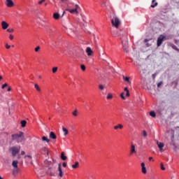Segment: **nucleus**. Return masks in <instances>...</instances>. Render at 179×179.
Segmentation results:
<instances>
[{"mask_svg":"<svg viewBox=\"0 0 179 179\" xmlns=\"http://www.w3.org/2000/svg\"><path fill=\"white\" fill-rule=\"evenodd\" d=\"M122 78L124 82H127V83H131V82L129 81V78L125 77L124 76H122Z\"/></svg>","mask_w":179,"mask_h":179,"instance_id":"nucleus-25","label":"nucleus"},{"mask_svg":"<svg viewBox=\"0 0 179 179\" xmlns=\"http://www.w3.org/2000/svg\"><path fill=\"white\" fill-rule=\"evenodd\" d=\"M12 47H15V45H13Z\"/></svg>","mask_w":179,"mask_h":179,"instance_id":"nucleus-63","label":"nucleus"},{"mask_svg":"<svg viewBox=\"0 0 179 179\" xmlns=\"http://www.w3.org/2000/svg\"><path fill=\"white\" fill-rule=\"evenodd\" d=\"M143 136H145V137H146V136H148V133H146V131H143Z\"/></svg>","mask_w":179,"mask_h":179,"instance_id":"nucleus-45","label":"nucleus"},{"mask_svg":"<svg viewBox=\"0 0 179 179\" xmlns=\"http://www.w3.org/2000/svg\"><path fill=\"white\" fill-rule=\"evenodd\" d=\"M24 154H25L24 151H22V152H21V155H22V156L24 155Z\"/></svg>","mask_w":179,"mask_h":179,"instance_id":"nucleus-53","label":"nucleus"},{"mask_svg":"<svg viewBox=\"0 0 179 179\" xmlns=\"http://www.w3.org/2000/svg\"><path fill=\"white\" fill-rule=\"evenodd\" d=\"M124 92H126V97H129V90H128V87L124 88Z\"/></svg>","mask_w":179,"mask_h":179,"instance_id":"nucleus-31","label":"nucleus"},{"mask_svg":"<svg viewBox=\"0 0 179 179\" xmlns=\"http://www.w3.org/2000/svg\"><path fill=\"white\" fill-rule=\"evenodd\" d=\"M159 152H163V148H159Z\"/></svg>","mask_w":179,"mask_h":179,"instance_id":"nucleus-54","label":"nucleus"},{"mask_svg":"<svg viewBox=\"0 0 179 179\" xmlns=\"http://www.w3.org/2000/svg\"><path fill=\"white\" fill-rule=\"evenodd\" d=\"M112 36H118L119 37L120 36V40H122V43H124V41H128V37L127 36V34H122V36L118 34H115L111 31Z\"/></svg>","mask_w":179,"mask_h":179,"instance_id":"nucleus-5","label":"nucleus"},{"mask_svg":"<svg viewBox=\"0 0 179 179\" xmlns=\"http://www.w3.org/2000/svg\"><path fill=\"white\" fill-rule=\"evenodd\" d=\"M99 88L100 89V90H104V85H99Z\"/></svg>","mask_w":179,"mask_h":179,"instance_id":"nucleus-38","label":"nucleus"},{"mask_svg":"<svg viewBox=\"0 0 179 179\" xmlns=\"http://www.w3.org/2000/svg\"><path fill=\"white\" fill-rule=\"evenodd\" d=\"M8 87V84L7 83H5L3 84L2 86H1V89H5V87Z\"/></svg>","mask_w":179,"mask_h":179,"instance_id":"nucleus-41","label":"nucleus"},{"mask_svg":"<svg viewBox=\"0 0 179 179\" xmlns=\"http://www.w3.org/2000/svg\"><path fill=\"white\" fill-rule=\"evenodd\" d=\"M1 26H2V29L3 30H6V29H8V27H9V24H8L6 22L3 21L1 22Z\"/></svg>","mask_w":179,"mask_h":179,"instance_id":"nucleus-13","label":"nucleus"},{"mask_svg":"<svg viewBox=\"0 0 179 179\" xmlns=\"http://www.w3.org/2000/svg\"><path fill=\"white\" fill-rule=\"evenodd\" d=\"M141 171L143 174H146L148 171H146V167L145 166V163H141Z\"/></svg>","mask_w":179,"mask_h":179,"instance_id":"nucleus-16","label":"nucleus"},{"mask_svg":"<svg viewBox=\"0 0 179 179\" xmlns=\"http://www.w3.org/2000/svg\"><path fill=\"white\" fill-rule=\"evenodd\" d=\"M35 51H36V52H38V51H40V46H37V47L35 48Z\"/></svg>","mask_w":179,"mask_h":179,"instance_id":"nucleus-42","label":"nucleus"},{"mask_svg":"<svg viewBox=\"0 0 179 179\" xmlns=\"http://www.w3.org/2000/svg\"><path fill=\"white\" fill-rule=\"evenodd\" d=\"M118 128L119 129H122V128H124V126H122V124H119L118 125L114 127V129H118Z\"/></svg>","mask_w":179,"mask_h":179,"instance_id":"nucleus-19","label":"nucleus"},{"mask_svg":"<svg viewBox=\"0 0 179 179\" xmlns=\"http://www.w3.org/2000/svg\"><path fill=\"white\" fill-rule=\"evenodd\" d=\"M80 68H81L82 71H86V66H85V64H81Z\"/></svg>","mask_w":179,"mask_h":179,"instance_id":"nucleus-35","label":"nucleus"},{"mask_svg":"<svg viewBox=\"0 0 179 179\" xmlns=\"http://www.w3.org/2000/svg\"><path fill=\"white\" fill-rule=\"evenodd\" d=\"M3 101H5V97L2 94H0V102L3 103Z\"/></svg>","mask_w":179,"mask_h":179,"instance_id":"nucleus-32","label":"nucleus"},{"mask_svg":"<svg viewBox=\"0 0 179 179\" xmlns=\"http://www.w3.org/2000/svg\"><path fill=\"white\" fill-rule=\"evenodd\" d=\"M49 138L50 139L55 140L57 139V135H55V133H54L53 131H51L49 134Z\"/></svg>","mask_w":179,"mask_h":179,"instance_id":"nucleus-17","label":"nucleus"},{"mask_svg":"<svg viewBox=\"0 0 179 179\" xmlns=\"http://www.w3.org/2000/svg\"><path fill=\"white\" fill-rule=\"evenodd\" d=\"M57 71H58V67H53L52 72V73H55V72H57Z\"/></svg>","mask_w":179,"mask_h":179,"instance_id":"nucleus-36","label":"nucleus"},{"mask_svg":"<svg viewBox=\"0 0 179 179\" xmlns=\"http://www.w3.org/2000/svg\"><path fill=\"white\" fill-rule=\"evenodd\" d=\"M157 144L158 145L159 149H162V148H164V143H159V141H157Z\"/></svg>","mask_w":179,"mask_h":179,"instance_id":"nucleus-20","label":"nucleus"},{"mask_svg":"<svg viewBox=\"0 0 179 179\" xmlns=\"http://www.w3.org/2000/svg\"><path fill=\"white\" fill-rule=\"evenodd\" d=\"M18 162L17 160H14L12 162V166L14 167L13 173H19V168L17 167Z\"/></svg>","mask_w":179,"mask_h":179,"instance_id":"nucleus-8","label":"nucleus"},{"mask_svg":"<svg viewBox=\"0 0 179 179\" xmlns=\"http://www.w3.org/2000/svg\"><path fill=\"white\" fill-rule=\"evenodd\" d=\"M6 1H10V0H6Z\"/></svg>","mask_w":179,"mask_h":179,"instance_id":"nucleus-64","label":"nucleus"},{"mask_svg":"<svg viewBox=\"0 0 179 179\" xmlns=\"http://www.w3.org/2000/svg\"><path fill=\"white\" fill-rule=\"evenodd\" d=\"M134 153H136V150H135V145H134V144H131L130 150V156H132Z\"/></svg>","mask_w":179,"mask_h":179,"instance_id":"nucleus-14","label":"nucleus"},{"mask_svg":"<svg viewBox=\"0 0 179 179\" xmlns=\"http://www.w3.org/2000/svg\"><path fill=\"white\" fill-rule=\"evenodd\" d=\"M10 152H11V155L13 157H15L17 153L20 152V146L16 147L13 146L11 148H10Z\"/></svg>","mask_w":179,"mask_h":179,"instance_id":"nucleus-2","label":"nucleus"},{"mask_svg":"<svg viewBox=\"0 0 179 179\" xmlns=\"http://www.w3.org/2000/svg\"><path fill=\"white\" fill-rule=\"evenodd\" d=\"M6 48H7V50H9V48H10V45H9L8 43H6Z\"/></svg>","mask_w":179,"mask_h":179,"instance_id":"nucleus-48","label":"nucleus"},{"mask_svg":"<svg viewBox=\"0 0 179 179\" xmlns=\"http://www.w3.org/2000/svg\"><path fill=\"white\" fill-rule=\"evenodd\" d=\"M61 159H62V160H66L67 157H66V156H65V153L62 152Z\"/></svg>","mask_w":179,"mask_h":179,"instance_id":"nucleus-27","label":"nucleus"},{"mask_svg":"<svg viewBox=\"0 0 179 179\" xmlns=\"http://www.w3.org/2000/svg\"><path fill=\"white\" fill-rule=\"evenodd\" d=\"M26 124H27V122L26 120L21 121V127L22 128H24V127H26Z\"/></svg>","mask_w":179,"mask_h":179,"instance_id":"nucleus-24","label":"nucleus"},{"mask_svg":"<svg viewBox=\"0 0 179 179\" xmlns=\"http://www.w3.org/2000/svg\"><path fill=\"white\" fill-rule=\"evenodd\" d=\"M39 79H41V76H39Z\"/></svg>","mask_w":179,"mask_h":179,"instance_id":"nucleus-61","label":"nucleus"},{"mask_svg":"<svg viewBox=\"0 0 179 179\" xmlns=\"http://www.w3.org/2000/svg\"><path fill=\"white\" fill-rule=\"evenodd\" d=\"M72 169H78L79 167V163L78 162H75V164L72 165Z\"/></svg>","mask_w":179,"mask_h":179,"instance_id":"nucleus-23","label":"nucleus"},{"mask_svg":"<svg viewBox=\"0 0 179 179\" xmlns=\"http://www.w3.org/2000/svg\"><path fill=\"white\" fill-rule=\"evenodd\" d=\"M73 115H74L75 117H76V116H78V110H74L73 112Z\"/></svg>","mask_w":179,"mask_h":179,"instance_id":"nucleus-39","label":"nucleus"},{"mask_svg":"<svg viewBox=\"0 0 179 179\" xmlns=\"http://www.w3.org/2000/svg\"><path fill=\"white\" fill-rule=\"evenodd\" d=\"M5 5H6L8 8H12L15 6V2H13V1H6Z\"/></svg>","mask_w":179,"mask_h":179,"instance_id":"nucleus-12","label":"nucleus"},{"mask_svg":"<svg viewBox=\"0 0 179 179\" xmlns=\"http://www.w3.org/2000/svg\"><path fill=\"white\" fill-rule=\"evenodd\" d=\"M49 120H51V117H49Z\"/></svg>","mask_w":179,"mask_h":179,"instance_id":"nucleus-62","label":"nucleus"},{"mask_svg":"<svg viewBox=\"0 0 179 179\" xmlns=\"http://www.w3.org/2000/svg\"><path fill=\"white\" fill-rule=\"evenodd\" d=\"M157 5V2L156 1H152L151 4V8H156Z\"/></svg>","mask_w":179,"mask_h":179,"instance_id":"nucleus-26","label":"nucleus"},{"mask_svg":"<svg viewBox=\"0 0 179 179\" xmlns=\"http://www.w3.org/2000/svg\"><path fill=\"white\" fill-rule=\"evenodd\" d=\"M62 131H63V132H64V136H66V135H68V129H66V128H65V127H63Z\"/></svg>","mask_w":179,"mask_h":179,"instance_id":"nucleus-29","label":"nucleus"},{"mask_svg":"<svg viewBox=\"0 0 179 179\" xmlns=\"http://www.w3.org/2000/svg\"><path fill=\"white\" fill-rule=\"evenodd\" d=\"M149 160H150V162L153 160V157H149Z\"/></svg>","mask_w":179,"mask_h":179,"instance_id":"nucleus-55","label":"nucleus"},{"mask_svg":"<svg viewBox=\"0 0 179 179\" xmlns=\"http://www.w3.org/2000/svg\"><path fill=\"white\" fill-rule=\"evenodd\" d=\"M44 165L46 169H50V167H52L53 164L52 162L48 161V160H45L44 161Z\"/></svg>","mask_w":179,"mask_h":179,"instance_id":"nucleus-11","label":"nucleus"},{"mask_svg":"<svg viewBox=\"0 0 179 179\" xmlns=\"http://www.w3.org/2000/svg\"><path fill=\"white\" fill-rule=\"evenodd\" d=\"M62 166H63V167H66V162H64V163L62 164Z\"/></svg>","mask_w":179,"mask_h":179,"instance_id":"nucleus-50","label":"nucleus"},{"mask_svg":"<svg viewBox=\"0 0 179 179\" xmlns=\"http://www.w3.org/2000/svg\"><path fill=\"white\" fill-rule=\"evenodd\" d=\"M13 141H16L17 143H20L24 141V134L22 131H19L17 134L11 135Z\"/></svg>","mask_w":179,"mask_h":179,"instance_id":"nucleus-1","label":"nucleus"},{"mask_svg":"<svg viewBox=\"0 0 179 179\" xmlns=\"http://www.w3.org/2000/svg\"><path fill=\"white\" fill-rule=\"evenodd\" d=\"M7 31H8V33H13V29H7Z\"/></svg>","mask_w":179,"mask_h":179,"instance_id":"nucleus-44","label":"nucleus"},{"mask_svg":"<svg viewBox=\"0 0 179 179\" xmlns=\"http://www.w3.org/2000/svg\"><path fill=\"white\" fill-rule=\"evenodd\" d=\"M162 85H163V82H159L157 83V87H160V86H162Z\"/></svg>","mask_w":179,"mask_h":179,"instance_id":"nucleus-46","label":"nucleus"},{"mask_svg":"<svg viewBox=\"0 0 179 179\" xmlns=\"http://www.w3.org/2000/svg\"><path fill=\"white\" fill-rule=\"evenodd\" d=\"M7 90L8 92H10L12 90V88H10V87H8Z\"/></svg>","mask_w":179,"mask_h":179,"instance_id":"nucleus-52","label":"nucleus"},{"mask_svg":"<svg viewBox=\"0 0 179 179\" xmlns=\"http://www.w3.org/2000/svg\"><path fill=\"white\" fill-rule=\"evenodd\" d=\"M25 162L28 163V164H33V158L30 155H27L24 157Z\"/></svg>","mask_w":179,"mask_h":179,"instance_id":"nucleus-10","label":"nucleus"},{"mask_svg":"<svg viewBox=\"0 0 179 179\" xmlns=\"http://www.w3.org/2000/svg\"><path fill=\"white\" fill-rule=\"evenodd\" d=\"M47 174L50 176H55V168L50 167L46 171Z\"/></svg>","mask_w":179,"mask_h":179,"instance_id":"nucleus-7","label":"nucleus"},{"mask_svg":"<svg viewBox=\"0 0 179 179\" xmlns=\"http://www.w3.org/2000/svg\"><path fill=\"white\" fill-rule=\"evenodd\" d=\"M86 52H87L88 57H90L93 54V50H92V48L90 47H88L86 49Z\"/></svg>","mask_w":179,"mask_h":179,"instance_id":"nucleus-15","label":"nucleus"},{"mask_svg":"<svg viewBox=\"0 0 179 179\" xmlns=\"http://www.w3.org/2000/svg\"><path fill=\"white\" fill-rule=\"evenodd\" d=\"M125 94L124 92H122L121 94H120V96L122 97V99L123 100H125V96H124Z\"/></svg>","mask_w":179,"mask_h":179,"instance_id":"nucleus-40","label":"nucleus"},{"mask_svg":"<svg viewBox=\"0 0 179 179\" xmlns=\"http://www.w3.org/2000/svg\"><path fill=\"white\" fill-rule=\"evenodd\" d=\"M9 38L10 40H13V35H10Z\"/></svg>","mask_w":179,"mask_h":179,"instance_id":"nucleus-49","label":"nucleus"},{"mask_svg":"<svg viewBox=\"0 0 179 179\" xmlns=\"http://www.w3.org/2000/svg\"><path fill=\"white\" fill-rule=\"evenodd\" d=\"M2 79V76H0V80Z\"/></svg>","mask_w":179,"mask_h":179,"instance_id":"nucleus-60","label":"nucleus"},{"mask_svg":"<svg viewBox=\"0 0 179 179\" xmlns=\"http://www.w3.org/2000/svg\"><path fill=\"white\" fill-rule=\"evenodd\" d=\"M57 171L59 172L58 177H59L60 178H62V177H64V172L62 171L61 163L58 164Z\"/></svg>","mask_w":179,"mask_h":179,"instance_id":"nucleus-9","label":"nucleus"},{"mask_svg":"<svg viewBox=\"0 0 179 179\" xmlns=\"http://www.w3.org/2000/svg\"><path fill=\"white\" fill-rule=\"evenodd\" d=\"M152 79H155L156 78V74H152Z\"/></svg>","mask_w":179,"mask_h":179,"instance_id":"nucleus-51","label":"nucleus"},{"mask_svg":"<svg viewBox=\"0 0 179 179\" xmlns=\"http://www.w3.org/2000/svg\"><path fill=\"white\" fill-rule=\"evenodd\" d=\"M178 83V81H175V85H176V86H177Z\"/></svg>","mask_w":179,"mask_h":179,"instance_id":"nucleus-57","label":"nucleus"},{"mask_svg":"<svg viewBox=\"0 0 179 179\" xmlns=\"http://www.w3.org/2000/svg\"><path fill=\"white\" fill-rule=\"evenodd\" d=\"M107 99H108V100H110V99H113V94H108V96H107Z\"/></svg>","mask_w":179,"mask_h":179,"instance_id":"nucleus-37","label":"nucleus"},{"mask_svg":"<svg viewBox=\"0 0 179 179\" xmlns=\"http://www.w3.org/2000/svg\"><path fill=\"white\" fill-rule=\"evenodd\" d=\"M38 4V5H44V6H47V3H44V1H39Z\"/></svg>","mask_w":179,"mask_h":179,"instance_id":"nucleus-34","label":"nucleus"},{"mask_svg":"<svg viewBox=\"0 0 179 179\" xmlns=\"http://www.w3.org/2000/svg\"><path fill=\"white\" fill-rule=\"evenodd\" d=\"M34 87L37 90V92H41V89H40V87L38 86V85L35 84Z\"/></svg>","mask_w":179,"mask_h":179,"instance_id":"nucleus-33","label":"nucleus"},{"mask_svg":"<svg viewBox=\"0 0 179 179\" xmlns=\"http://www.w3.org/2000/svg\"><path fill=\"white\" fill-rule=\"evenodd\" d=\"M164 40H166V36L164 35H160L158 38H157V47H160V45H162V44H163V41H164Z\"/></svg>","mask_w":179,"mask_h":179,"instance_id":"nucleus-6","label":"nucleus"},{"mask_svg":"<svg viewBox=\"0 0 179 179\" xmlns=\"http://www.w3.org/2000/svg\"><path fill=\"white\" fill-rule=\"evenodd\" d=\"M111 23H112V26H114V27H115L116 29H118L120 26V19H118V17H117L116 16H114L111 19Z\"/></svg>","mask_w":179,"mask_h":179,"instance_id":"nucleus-3","label":"nucleus"},{"mask_svg":"<svg viewBox=\"0 0 179 179\" xmlns=\"http://www.w3.org/2000/svg\"><path fill=\"white\" fill-rule=\"evenodd\" d=\"M148 41H149L148 39H145V40H144V43H148Z\"/></svg>","mask_w":179,"mask_h":179,"instance_id":"nucleus-56","label":"nucleus"},{"mask_svg":"<svg viewBox=\"0 0 179 179\" xmlns=\"http://www.w3.org/2000/svg\"><path fill=\"white\" fill-rule=\"evenodd\" d=\"M123 50L125 51V52H129V51L127 50V46H123Z\"/></svg>","mask_w":179,"mask_h":179,"instance_id":"nucleus-47","label":"nucleus"},{"mask_svg":"<svg viewBox=\"0 0 179 179\" xmlns=\"http://www.w3.org/2000/svg\"><path fill=\"white\" fill-rule=\"evenodd\" d=\"M158 111H159V114H163V111H164V108L160 106V107L158 108Z\"/></svg>","mask_w":179,"mask_h":179,"instance_id":"nucleus-28","label":"nucleus"},{"mask_svg":"<svg viewBox=\"0 0 179 179\" xmlns=\"http://www.w3.org/2000/svg\"><path fill=\"white\" fill-rule=\"evenodd\" d=\"M42 141H43V142H45L46 143H50V139H48V138L46 137V136H43V137H42Z\"/></svg>","mask_w":179,"mask_h":179,"instance_id":"nucleus-18","label":"nucleus"},{"mask_svg":"<svg viewBox=\"0 0 179 179\" xmlns=\"http://www.w3.org/2000/svg\"><path fill=\"white\" fill-rule=\"evenodd\" d=\"M64 15H65V11H64L63 14L62 15V17L64 16Z\"/></svg>","mask_w":179,"mask_h":179,"instance_id":"nucleus-58","label":"nucleus"},{"mask_svg":"<svg viewBox=\"0 0 179 179\" xmlns=\"http://www.w3.org/2000/svg\"><path fill=\"white\" fill-rule=\"evenodd\" d=\"M78 9H79V5L76 4L74 6V8H67L66 9V10H67V12L71 13L72 15H73V13H76V15H79V11H78Z\"/></svg>","mask_w":179,"mask_h":179,"instance_id":"nucleus-4","label":"nucleus"},{"mask_svg":"<svg viewBox=\"0 0 179 179\" xmlns=\"http://www.w3.org/2000/svg\"><path fill=\"white\" fill-rule=\"evenodd\" d=\"M171 47L173 50H175L176 51H178V52H179V49H178V48H177V45H174V44H171Z\"/></svg>","mask_w":179,"mask_h":179,"instance_id":"nucleus-22","label":"nucleus"},{"mask_svg":"<svg viewBox=\"0 0 179 179\" xmlns=\"http://www.w3.org/2000/svg\"><path fill=\"white\" fill-rule=\"evenodd\" d=\"M150 117H152L153 118L156 117V113H155V111H150Z\"/></svg>","mask_w":179,"mask_h":179,"instance_id":"nucleus-30","label":"nucleus"},{"mask_svg":"<svg viewBox=\"0 0 179 179\" xmlns=\"http://www.w3.org/2000/svg\"><path fill=\"white\" fill-rule=\"evenodd\" d=\"M161 170H166V168H164V165H163V163H161Z\"/></svg>","mask_w":179,"mask_h":179,"instance_id":"nucleus-43","label":"nucleus"},{"mask_svg":"<svg viewBox=\"0 0 179 179\" xmlns=\"http://www.w3.org/2000/svg\"><path fill=\"white\" fill-rule=\"evenodd\" d=\"M53 17L56 20H58V19H59V13H54L53 14Z\"/></svg>","mask_w":179,"mask_h":179,"instance_id":"nucleus-21","label":"nucleus"},{"mask_svg":"<svg viewBox=\"0 0 179 179\" xmlns=\"http://www.w3.org/2000/svg\"><path fill=\"white\" fill-rule=\"evenodd\" d=\"M147 47H150V45H149V44H147Z\"/></svg>","mask_w":179,"mask_h":179,"instance_id":"nucleus-59","label":"nucleus"}]
</instances>
